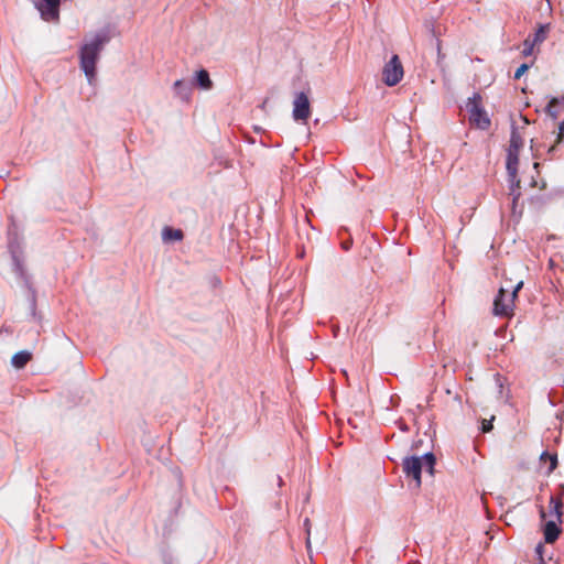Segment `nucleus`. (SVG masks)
<instances>
[{"mask_svg":"<svg viewBox=\"0 0 564 564\" xmlns=\"http://www.w3.org/2000/svg\"><path fill=\"white\" fill-rule=\"evenodd\" d=\"M561 108L564 109V96L562 97H553L546 108H545V111L546 113L552 118V119H557L558 116H560V112H561Z\"/></svg>","mask_w":564,"mask_h":564,"instance_id":"9","label":"nucleus"},{"mask_svg":"<svg viewBox=\"0 0 564 564\" xmlns=\"http://www.w3.org/2000/svg\"><path fill=\"white\" fill-rule=\"evenodd\" d=\"M163 564H175V561L171 555L165 554L163 556Z\"/></svg>","mask_w":564,"mask_h":564,"instance_id":"30","label":"nucleus"},{"mask_svg":"<svg viewBox=\"0 0 564 564\" xmlns=\"http://www.w3.org/2000/svg\"><path fill=\"white\" fill-rule=\"evenodd\" d=\"M542 462H550V467L547 474H551L557 467V456L556 454H550L549 452H543L540 456Z\"/></svg>","mask_w":564,"mask_h":564,"instance_id":"19","label":"nucleus"},{"mask_svg":"<svg viewBox=\"0 0 564 564\" xmlns=\"http://www.w3.org/2000/svg\"><path fill=\"white\" fill-rule=\"evenodd\" d=\"M561 533V528L554 521H547L544 525V541L554 543Z\"/></svg>","mask_w":564,"mask_h":564,"instance_id":"11","label":"nucleus"},{"mask_svg":"<svg viewBox=\"0 0 564 564\" xmlns=\"http://www.w3.org/2000/svg\"><path fill=\"white\" fill-rule=\"evenodd\" d=\"M30 291H31L32 305L34 306V304H35V293H34V291H33V290H31V289H30Z\"/></svg>","mask_w":564,"mask_h":564,"instance_id":"31","label":"nucleus"},{"mask_svg":"<svg viewBox=\"0 0 564 564\" xmlns=\"http://www.w3.org/2000/svg\"><path fill=\"white\" fill-rule=\"evenodd\" d=\"M563 141H564V121H562L558 124V132H557V137H556V143H561Z\"/></svg>","mask_w":564,"mask_h":564,"instance_id":"24","label":"nucleus"},{"mask_svg":"<svg viewBox=\"0 0 564 564\" xmlns=\"http://www.w3.org/2000/svg\"><path fill=\"white\" fill-rule=\"evenodd\" d=\"M436 457L433 453H426L423 455V468L431 476L435 474Z\"/></svg>","mask_w":564,"mask_h":564,"instance_id":"16","label":"nucleus"},{"mask_svg":"<svg viewBox=\"0 0 564 564\" xmlns=\"http://www.w3.org/2000/svg\"><path fill=\"white\" fill-rule=\"evenodd\" d=\"M555 149H556V145H555V144H554V145H552V147H550V148H549V153H553V152L555 151Z\"/></svg>","mask_w":564,"mask_h":564,"instance_id":"32","label":"nucleus"},{"mask_svg":"<svg viewBox=\"0 0 564 564\" xmlns=\"http://www.w3.org/2000/svg\"><path fill=\"white\" fill-rule=\"evenodd\" d=\"M195 83L198 87L205 90L213 88V82L209 77V73L206 69H200L196 73Z\"/></svg>","mask_w":564,"mask_h":564,"instance_id":"12","label":"nucleus"},{"mask_svg":"<svg viewBox=\"0 0 564 564\" xmlns=\"http://www.w3.org/2000/svg\"><path fill=\"white\" fill-rule=\"evenodd\" d=\"M538 564H545L544 558H543V557H541V558L539 560Z\"/></svg>","mask_w":564,"mask_h":564,"instance_id":"33","label":"nucleus"},{"mask_svg":"<svg viewBox=\"0 0 564 564\" xmlns=\"http://www.w3.org/2000/svg\"><path fill=\"white\" fill-rule=\"evenodd\" d=\"M501 288H509V294H511V292H513L514 284H512L511 280L506 279Z\"/></svg>","mask_w":564,"mask_h":564,"instance_id":"27","label":"nucleus"},{"mask_svg":"<svg viewBox=\"0 0 564 564\" xmlns=\"http://www.w3.org/2000/svg\"><path fill=\"white\" fill-rule=\"evenodd\" d=\"M510 196L512 197V206H511V213L512 216H521L522 209L520 208L518 210V200L521 196L520 193V180H517L516 183H511L510 186Z\"/></svg>","mask_w":564,"mask_h":564,"instance_id":"10","label":"nucleus"},{"mask_svg":"<svg viewBox=\"0 0 564 564\" xmlns=\"http://www.w3.org/2000/svg\"><path fill=\"white\" fill-rule=\"evenodd\" d=\"M402 469L406 477H411L415 481V487L420 488L423 470V456H406L402 462Z\"/></svg>","mask_w":564,"mask_h":564,"instance_id":"5","label":"nucleus"},{"mask_svg":"<svg viewBox=\"0 0 564 564\" xmlns=\"http://www.w3.org/2000/svg\"><path fill=\"white\" fill-rule=\"evenodd\" d=\"M481 430L484 433H488L492 430V423H491V420L490 421H487V420H484L482 421V426H481Z\"/></svg>","mask_w":564,"mask_h":564,"instance_id":"26","label":"nucleus"},{"mask_svg":"<svg viewBox=\"0 0 564 564\" xmlns=\"http://www.w3.org/2000/svg\"><path fill=\"white\" fill-rule=\"evenodd\" d=\"M543 550H544V545L542 543H539L535 547V553L538 554L539 556V560L541 557H543Z\"/></svg>","mask_w":564,"mask_h":564,"instance_id":"28","label":"nucleus"},{"mask_svg":"<svg viewBox=\"0 0 564 564\" xmlns=\"http://www.w3.org/2000/svg\"><path fill=\"white\" fill-rule=\"evenodd\" d=\"M174 89L175 93L182 98V99H188V96L191 94V86L185 83L184 80H176L174 83Z\"/></svg>","mask_w":564,"mask_h":564,"instance_id":"18","label":"nucleus"},{"mask_svg":"<svg viewBox=\"0 0 564 564\" xmlns=\"http://www.w3.org/2000/svg\"><path fill=\"white\" fill-rule=\"evenodd\" d=\"M351 246H352V240L351 239H348V240L341 242V248L345 251H348L351 248Z\"/></svg>","mask_w":564,"mask_h":564,"instance_id":"29","label":"nucleus"},{"mask_svg":"<svg viewBox=\"0 0 564 564\" xmlns=\"http://www.w3.org/2000/svg\"><path fill=\"white\" fill-rule=\"evenodd\" d=\"M304 528H305L306 533H307L306 544H307V547H310V544H311V542H310V528H311V522H310V519H308V518H306V519L304 520Z\"/></svg>","mask_w":564,"mask_h":564,"instance_id":"25","label":"nucleus"},{"mask_svg":"<svg viewBox=\"0 0 564 564\" xmlns=\"http://www.w3.org/2000/svg\"><path fill=\"white\" fill-rule=\"evenodd\" d=\"M403 66L398 55H393L389 62L386 63L382 69V82L387 86L397 85L403 77Z\"/></svg>","mask_w":564,"mask_h":564,"instance_id":"4","label":"nucleus"},{"mask_svg":"<svg viewBox=\"0 0 564 564\" xmlns=\"http://www.w3.org/2000/svg\"><path fill=\"white\" fill-rule=\"evenodd\" d=\"M541 516L544 518L545 517V513L543 511V509L541 510Z\"/></svg>","mask_w":564,"mask_h":564,"instance_id":"35","label":"nucleus"},{"mask_svg":"<svg viewBox=\"0 0 564 564\" xmlns=\"http://www.w3.org/2000/svg\"><path fill=\"white\" fill-rule=\"evenodd\" d=\"M311 116V104L306 93L296 94L293 101V118L295 121L305 122Z\"/></svg>","mask_w":564,"mask_h":564,"instance_id":"7","label":"nucleus"},{"mask_svg":"<svg viewBox=\"0 0 564 564\" xmlns=\"http://www.w3.org/2000/svg\"><path fill=\"white\" fill-rule=\"evenodd\" d=\"M539 165H540V164L535 162V163H534V169H538V167H539Z\"/></svg>","mask_w":564,"mask_h":564,"instance_id":"34","label":"nucleus"},{"mask_svg":"<svg viewBox=\"0 0 564 564\" xmlns=\"http://www.w3.org/2000/svg\"><path fill=\"white\" fill-rule=\"evenodd\" d=\"M518 164H519V152H512L508 149V155H507V172L510 177L511 183H516L517 180V172H518Z\"/></svg>","mask_w":564,"mask_h":564,"instance_id":"8","label":"nucleus"},{"mask_svg":"<svg viewBox=\"0 0 564 564\" xmlns=\"http://www.w3.org/2000/svg\"><path fill=\"white\" fill-rule=\"evenodd\" d=\"M184 237V234L181 229H174L172 227H164L162 230V239L165 242L170 241H180Z\"/></svg>","mask_w":564,"mask_h":564,"instance_id":"13","label":"nucleus"},{"mask_svg":"<svg viewBox=\"0 0 564 564\" xmlns=\"http://www.w3.org/2000/svg\"><path fill=\"white\" fill-rule=\"evenodd\" d=\"M523 145V140L517 129L512 127L509 150L512 152H519Z\"/></svg>","mask_w":564,"mask_h":564,"instance_id":"17","label":"nucleus"},{"mask_svg":"<svg viewBox=\"0 0 564 564\" xmlns=\"http://www.w3.org/2000/svg\"><path fill=\"white\" fill-rule=\"evenodd\" d=\"M11 252H12V259H13V262H14V271H15V273H18L22 279H24L26 284H29V281H28V279L25 276L22 263L20 262V260L17 257L15 252L13 250Z\"/></svg>","mask_w":564,"mask_h":564,"instance_id":"20","label":"nucleus"},{"mask_svg":"<svg viewBox=\"0 0 564 564\" xmlns=\"http://www.w3.org/2000/svg\"><path fill=\"white\" fill-rule=\"evenodd\" d=\"M523 46H524V48H523V52H522V53H523L525 56L531 55V54H532V52H533L534 46H536V44H532V42H531V35H529V36L524 40V42H523Z\"/></svg>","mask_w":564,"mask_h":564,"instance_id":"21","label":"nucleus"},{"mask_svg":"<svg viewBox=\"0 0 564 564\" xmlns=\"http://www.w3.org/2000/svg\"><path fill=\"white\" fill-rule=\"evenodd\" d=\"M551 503L554 505V512L556 513L557 518L561 519L562 517V501L557 498L551 497Z\"/></svg>","mask_w":564,"mask_h":564,"instance_id":"22","label":"nucleus"},{"mask_svg":"<svg viewBox=\"0 0 564 564\" xmlns=\"http://www.w3.org/2000/svg\"><path fill=\"white\" fill-rule=\"evenodd\" d=\"M31 352L22 350L13 355L11 362L17 369H22L31 360Z\"/></svg>","mask_w":564,"mask_h":564,"instance_id":"14","label":"nucleus"},{"mask_svg":"<svg viewBox=\"0 0 564 564\" xmlns=\"http://www.w3.org/2000/svg\"><path fill=\"white\" fill-rule=\"evenodd\" d=\"M523 281L519 280L513 288V292L509 294V288H500L498 295L494 301V313L500 316H511L513 312L514 299L522 289Z\"/></svg>","mask_w":564,"mask_h":564,"instance_id":"2","label":"nucleus"},{"mask_svg":"<svg viewBox=\"0 0 564 564\" xmlns=\"http://www.w3.org/2000/svg\"><path fill=\"white\" fill-rule=\"evenodd\" d=\"M107 41L106 35L98 34L91 42L84 44L80 48V67L89 82L95 77L96 63Z\"/></svg>","mask_w":564,"mask_h":564,"instance_id":"1","label":"nucleus"},{"mask_svg":"<svg viewBox=\"0 0 564 564\" xmlns=\"http://www.w3.org/2000/svg\"><path fill=\"white\" fill-rule=\"evenodd\" d=\"M550 31V24H540L535 33L531 36L532 44L540 45L543 43Z\"/></svg>","mask_w":564,"mask_h":564,"instance_id":"15","label":"nucleus"},{"mask_svg":"<svg viewBox=\"0 0 564 564\" xmlns=\"http://www.w3.org/2000/svg\"><path fill=\"white\" fill-rule=\"evenodd\" d=\"M466 110L469 115V121L471 124L482 130L489 128L490 119L481 107L480 94L475 93L473 97L468 98V101L466 102Z\"/></svg>","mask_w":564,"mask_h":564,"instance_id":"3","label":"nucleus"},{"mask_svg":"<svg viewBox=\"0 0 564 564\" xmlns=\"http://www.w3.org/2000/svg\"><path fill=\"white\" fill-rule=\"evenodd\" d=\"M528 69H529V65H528V64H525V63L521 64V65L517 68L516 73H514V79H520V78H521V76H522V75H523Z\"/></svg>","mask_w":564,"mask_h":564,"instance_id":"23","label":"nucleus"},{"mask_svg":"<svg viewBox=\"0 0 564 564\" xmlns=\"http://www.w3.org/2000/svg\"><path fill=\"white\" fill-rule=\"evenodd\" d=\"M34 4L43 20L47 22H57L59 20L61 0H37Z\"/></svg>","mask_w":564,"mask_h":564,"instance_id":"6","label":"nucleus"}]
</instances>
